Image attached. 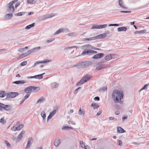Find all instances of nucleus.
Listing matches in <instances>:
<instances>
[{
  "label": "nucleus",
  "instance_id": "nucleus-33",
  "mask_svg": "<svg viewBox=\"0 0 149 149\" xmlns=\"http://www.w3.org/2000/svg\"><path fill=\"white\" fill-rule=\"evenodd\" d=\"M4 109L6 111H8L10 109V106L8 105H6Z\"/></svg>",
  "mask_w": 149,
  "mask_h": 149
},
{
  "label": "nucleus",
  "instance_id": "nucleus-1",
  "mask_svg": "<svg viewBox=\"0 0 149 149\" xmlns=\"http://www.w3.org/2000/svg\"><path fill=\"white\" fill-rule=\"evenodd\" d=\"M123 96V91L120 90H115L113 91L112 94V98L115 103L120 102Z\"/></svg>",
  "mask_w": 149,
  "mask_h": 149
},
{
  "label": "nucleus",
  "instance_id": "nucleus-63",
  "mask_svg": "<svg viewBox=\"0 0 149 149\" xmlns=\"http://www.w3.org/2000/svg\"><path fill=\"white\" fill-rule=\"evenodd\" d=\"M113 26H118L119 24H113Z\"/></svg>",
  "mask_w": 149,
  "mask_h": 149
},
{
  "label": "nucleus",
  "instance_id": "nucleus-53",
  "mask_svg": "<svg viewBox=\"0 0 149 149\" xmlns=\"http://www.w3.org/2000/svg\"><path fill=\"white\" fill-rule=\"evenodd\" d=\"M94 100H95L99 101L100 100V98L98 97H96L94 98Z\"/></svg>",
  "mask_w": 149,
  "mask_h": 149
},
{
  "label": "nucleus",
  "instance_id": "nucleus-31",
  "mask_svg": "<svg viewBox=\"0 0 149 149\" xmlns=\"http://www.w3.org/2000/svg\"><path fill=\"white\" fill-rule=\"evenodd\" d=\"M41 115L43 118V119H44L46 117V114L45 113V112L44 111H42L41 113Z\"/></svg>",
  "mask_w": 149,
  "mask_h": 149
},
{
  "label": "nucleus",
  "instance_id": "nucleus-12",
  "mask_svg": "<svg viewBox=\"0 0 149 149\" xmlns=\"http://www.w3.org/2000/svg\"><path fill=\"white\" fill-rule=\"evenodd\" d=\"M71 129H72V128L71 127H69L66 125H63V127H62V129L63 130H69Z\"/></svg>",
  "mask_w": 149,
  "mask_h": 149
},
{
  "label": "nucleus",
  "instance_id": "nucleus-22",
  "mask_svg": "<svg viewBox=\"0 0 149 149\" xmlns=\"http://www.w3.org/2000/svg\"><path fill=\"white\" fill-rule=\"evenodd\" d=\"M91 106L93 107L94 109H97L99 107V105L98 104L94 103H92Z\"/></svg>",
  "mask_w": 149,
  "mask_h": 149
},
{
  "label": "nucleus",
  "instance_id": "nucleus-4",
  "mask_svg": "<svg viewBox=\"0 0 149 149\" xmlns=\"http://www.w3.org/2000/svg\"><path fill=\"white\" fill-rule=\"evenodd\" d=\"M38 89V90H39V88L37 87H34L32 86H29L26 88L24 90V91L27 93H29L30 94L31 93L33 90L35 91Z\"/></svg>",
  "mask_w": 149,
  "mask_h": 149
},
{
  "label": "nucleus",
  "instance_id": "nucleus-3",
  "mask_svg": "<svg viewBox=\"0 0 149 149\" xmlns=\"http://www.w3.org/2000/svg\"><path fill=\"white\" fill-rule=\"evenodd\" d=\"M18 0H14L10 2L8 4V11L12 13H14L15 8L13 4L17 2Z\"/></svg>",
  "mask_w": 149,
  "mask_h": 149
},
{
  "label": "nucleus",
  "instance_id": "nucleus-48",
  "mask_svg": "<svg viewBox=\"0 0 149 149\" xmlns=\"http://www.w3.org/2000/svg\"><path fill=\"white\" fill-rule=\"evenodd\" d=\"M146 31V30H143L142 31H136V33H142L145 32Z\"/></svg>",
  "mask_w": 149,
  "mask_h": 149
},
{
  "label": "nucleus",
  "instance_id": "nucleus-17",
  "mask_svg": "<svg viewBox=\"0 0 149 149\" xmlns=\"http://www.w3.org/2000/svg\"><path fill=\"white\" fill-rule=\"evenodd\" d=\"M45 73H44L40 74L35 75V78L39 79H42L43 77L42 76Z\"/></svg>",
  "mask_w": 149,
  "mask_h": 149
},
{
  "label": "nucleus",
  "instance_id": "nucleus-36",
  "mask_svg": "<svg viewBox=\"0 0 149 149\" xmlns=\"http://www.w3.org/2000/svg\"><path fill=\"white\" fill-rule=\"evenodd\" d=\"M6 16L7 18H10L12 17L13 14H7L6 15Z\"/></svg>",
  "mask_w": 149,
  "mask_h": 149
},
{
  "label": "nucleus",
  "instance_id": "nucleus-56",
  "mask_svg": "<svg viewBox=\"0 0 149 149\" xmlns=\"http://www.w3.org/2000/svg\"><path fill=\"white\" fill-rule=\"evenodd\" d=\"M77 47L75 46H71V47H67L68 49H71V48H74Z\"/></svg>",
  "mask_w": 149,
  "mask_h": 149
},
{
  "label": "nucleus",
  "instance_id": "nucleus-5",
  "mask_svg": "<svg viewBox=\"0 0 149 149\" xmlns=\"http://www.w3.org/2000/svg\"><path fill=\"white\" fill-rule=\"evenodd\" d=\"M33 50H30L28 51L26 53L22 54L17 57V59L19 60L27 56L30 55L31 53L32 52H33Z\"/></svg>",
  "mask_w": 149,
  "mask_h": 149
},
{
  "label": "nucleus",
  "instance_id": "nucleus-55",
  "mask_svg": "<svg viewBox=\"0 0 149 149\" xmlns=\"http://www.w3.org/2000/svg\"><path fill=\"white\" fill-rule=\"evenodd\" d=\"M54 39V38H52V39L50 40H48L47 41V42H50L52 41Z\"/></svg>",
  "mask_w": 149,
  "mask_h": 149
},
{
  "label": "nucleus",
  "instance_id": "nucleus-41",
  "mask_svg": "<svg viewBox=\"0 0 149 149\" xmlns=\"http://www.w3.org/2000/svg\"><path fill=\"white\" fill-rule=\"evenodd\" d=\"M47 62H49V61H47L46 60L45 61H44L42 62L44 63H46ZM42 62H40V61H37L35 63L34 65V66H35L36 64H38L40 63H42Z\"/></svg>",
  "mask_w": 149,
  "mask_h": 149
},
{
  "label": "nucleus",
  "instance_id": "nucleus-30",
  "mask_svg": "<svg viewBox=\"0 0 149 149\" xmlns=\"http://www.w3.org/2000/svg\"><path fill=\"white\" fill-rule=\"evenodd\" d=\"M44 100H45V98L44 97H42L38 100V101H37V103H40L42 102H43V101Z\"/></svg>",
  "mask_w": 149,
  "mask_h": 149
},
{
  "label": "nucleus",
  "instance_id": "nucleus-29",
  "mask_svg": "<svg viewBox=\"0 0 149 149\" xmlns=\"http://www.w3.org/2000/svg\"><path fill=\"white\" fill-rule=\"evenodd\" d=\"M89 53H91V50H88L86 51H84L81 54L84 55L86 54H88Z\"/></svg>",
  "mask_w": 149,
  "mask_h": 149
},
{
  "label": "nucleus",
  "instance_id": "nucleus-26",
  "mask_svg": "<svg viewBox=\"0 0 149 149\" xmlns=\"http://www.w3.org/2000/svg\"><path fill=\"white\" fill-rule=\"evenodd\" d=\"M25 82H24L23 81H15L13 82V83L16 84H23L25 83Z\"/></svg>",
  "mask_w": 149,
  "mask_h": 149
},
{
  "label": "nucleus",
  "instance_id": "nucleus-13",
  "mask_svg": "<svg viewBox=\"0 0 149 149\" xmlns=\"http://www.w3.org/2000/svg\"><path fill=\"white\" fill-rule=\"evenodd\" d=\"M60 143V141L59 139H55L54 142V145L55 146H57Z\"/></svg>",
  "mask_w": 149,
  "mask_h": 149
},
{
  "label": "nucleus",
  "instance_id": "nucleus-24",
  "mask_svg": "<svg viewBox=\"0 0 149 149\" xmlns=\"http://www.w3.org/2000/svg\"><path fill=\"white\" fill-rule=\"evenodd\" d=\"M78 114L80 115H82L84 116L85 114V112L84 111H82L81 109V108H80V109L78 112Z\"/></svg>",
  "mask_w": 149,
  "mask_h": 149
},
{
  "label": "nucleus",
  "instance_id": "nucleus-9",
  "mask_svg": "<svg viewBox=\"0 0 149 149\" xmlns=\"http://www.w3.org/2000/svg\"><path fill=\"white\" fill-rule=\"evenodd\" d=\"M33 141V139L31 137H30L28 139L27 143L26 146V149H27L29 148Z\"/></svg>",
  "mask_w": 149,
  "mask_h": 149
},
{
  "label": "nucleus",
  "instance_id": "nucleus-11",
  "mask_svg": "<svg viewBox=\"0 0 149 149\" xmlns=\"http://www.w3.org/2000/svg\"><path fill=\"white\" fill-rule=\"evenodd\" d=\"M106 36V34H102L100 35H97L96 36H95V38H96V40L97 39H100V38H102L105 37Z\"/></svg>",
  "mask_w": 149,
  "mask_h": 149
},
{
  "label": "nucleus",
  "instance_id": "nucleus-23",
  "mask_svg": "<svg viewBox=\"0 0 149 149\" xmlns=\"http://www.w3.org/2000/svg\"><path fill=\"white\" fill-rule=\"evenodd\" d=\"M6 95V92L4 91H0V97H4Z\"/></svg>",
  "mask_w": 149,
  "mask_h": 149
},
{
  "label": "nucleus",
  "instance_id": "nucleus-10",
  "mask_svg": "<svg viewBox=\"0 0 149 149\" xmlns=\"http://www.w3.org/2000/svg\"><path fill=\"white\" fill-rule=\"evenodd\" d=\"M57 111V109H55L52 112H50L49 113V114L48 116L47 119L48 120L51 119L52 117L55 114L56 111Z\"/></svg>",
  "mask_w": 149,
  "mask_h": 149
},
{
  "label": "nucleus",
  "instance_id": "nucleus-8",
  "mask_svg": "<svg viewBox=\"0 0 149 149\" xmlns=\"http://www.w3.org/2000/svg\"><path fill=\"white\" fill-rule=\"evenodd\" d=\"M104 54L103 53H100L96 54L92 58L94 59L100 58L103 57Z\"/></svg>",
  "mask_w": 149,
  "mask_h": 149
},
{
  "label": "nucleus",
  "instance_id": "nucleus-44",
  "mask_svg": "<svg viewBox=\"0 0 149 149\" xmlns=\"http://www.w3.org/2000/svg\"><path fill=\"white\" fill-rule=\"evenodd\" d=\"M27 64V61H24L21 63V65L22 66H24Z\"/></svg>",
  "mask_w": 149,
  "mask_h": 149
},
{
  "label": "nucleus",
  "instance_id": "nucleus-14",
  "mask_svg": "<svg viewBox=\"0 0 149 149\" xmlns=\"http://www.w3.org/2000/svg\"><path fill=\"white\" fill-rule=\"evenodd\" d=\"M117 132L119 133H122L125 132V131L120 127H117Z\"/></svg>",
  "mask_w": 149,
  "mask_h": 149
},
{
  "label": "nucleus",
  "instance_id": "nucleus-20",
  "mask_svg": "<svg viewBox=\"0 0 149 149\" xmlns=\"http://www.w3.org/2000/svg\"><path fill=\"white\" fill-rule=\"evenodd\" d=\"M104 68V64H102L97 66L96 68V69L97 70H99Z\"/></svg>",
  "mask_w": 149,
  "mask_h": 149
},
{
  "label": "nucleus",
  "instance_id": "nucleus-58",
  "mask_svg": "<svg viewBox=\"0 0 149 149\" xmlns=\"http://www.w3.org/2000/svg\"><path fill=\"white\" fill-rule=\"evenodd\" d=\"M59 85L58 84H56L54 86V88H56L57 87H58V86Z\"/></svg>",
  "mask_w": 149,
  "mask_h": 149
},
{
  "label": "nucleus",
  "instance_id": "nucleus-37",
  "mask_svg": "<svg viewBox=\"0 0 149 149\" xmlns=\"http://www.w3.org/2000/svg\"><path fill=\"white\" fill-rule=\"evenodd\" d=\"M99 29H102L103 28H105L107 27V24H104L103 25H99Z\"/></svg>",
  "mask_w": 149,
  "mask_h": 149
},
{
  "label": "nucleus",
  "instance_id": "nucleus-25",
  "mask_svg": "<svg viewBox=\"0 0 149 149\" xmlns=\"http://www.w3.org/2000/svg\"><path fill=\"white\" fill-rule=\"evenodd\" d=\"M63 30V29L62 28L58 30L55 33H54V35H56L60 33L61 32H62Z\"/></svg>",
  "mask_w": 149,
  "mask_h": 149
},
{
  "label": "nucleus",
  "instance_id": "nucleus-61",
  "mask_svg": "<svg viewBox=\"0 0 149 149\" xmlns=\"http://www.w3.org/2000/svg\"><path fill=\"white\" fill-rule=\"evenodd\" d=\"M109 119L110 120H114L113 118L112 117H110L109 118Z\"/></svg>",
  "mask_w": 149,
  "mask_h": 149
},
{
  "label": "nucleus",
  "instance_id": "nucleus-32",
  "mask_svg": "<svg viewBox=\"0 0 149 149\" xmlns=\"http://www.w3.org/2000/svg\"><path fill=\"white\" fill-rule=\"evenodd\" d=\"M5 143L6 144L7 146L8 147H11V144L9 143V142L6 140H5L4 141Z\"/></svg>",
  "mask_w": 149,
  "mask_h": 149
},
{
  "label": "nucleus",
  "instance_id": "nucleus-47",
  "mask_svg": "<svg viewBox=\"0 0 149 149\" xmlns=\"http://www.w3.org/2000/svg\"><path fill=\"white\" fill-rule=\"evenodd\" d=\"M55 15L54 14H50L48 15V16L47 18H50V17H53Z\"/></svg>",
  "mask_w": 149,
  "mask_h": 149
},
{
  "label": "nucleus",
  "instance_id": "nucleus-57",
  "mask_svg": "<svg viewBox=\"0 0 149 149\" xmlns=\"http://www.w3.org/2000/svg\"><path fill=\"white\" fill-rule=\"evenodd\" d=\"M101 113L102 112L101 111H99L97 113V116H99L101 114Z\"/></svg>",
  "mask_w": 149,
  "mask_h": 149
},
{
  "label": "nucleus",
  "instance_id": "nucleus-64",
  "mask_svg": "<svg viewBox=\"0 0 149 149\" xmlns=\"http://www.w3.org/2000/svg\"><path fill=\"white\" fill-rule=\"evenodd\" d=\"M96 139H97V138H93V139H91V141H93V140H96Z\"/></svg>",
  "mask_w": 149,
  "mask_h": 149
},
{
  "label": "nucleus",
  "instance_id": "nucleus-59",
  "mask_svg": "<svg viewBox=\"0 0 149 149\" xmlns=\"http://www.w3.org/2000/svg\"><path fill=\"white\" fill-rule=\"evenodd\" d=\"M40 47H36L35 48H34L33 49H32V50H33V51L34 52V50H36V49H40Z\"/></svg>",
  "mask_w": 149,
  "mask_h": 149
},
{
  "label": "nucleus",
  "instance_id": "nucleus-2",
  "mask_svg": "<svg viewBox=\"0 0 149 149\" xmlns=\"http://www.w3.org/2000/svg\"><path fill=\"white\" fill-rule=\"evenodd\" d=\"M92 77L91 75H88L86 74L76 84L77 86L84 84V82H86L88 80Z\"/></svg>",
  "mask_w": 149,
  "mask_h": 149
},
{
  "label": "nucleus",
  "instance_id": "nucleus-6",
  "mask_svg": "<svg viewBox=\"0 0 149 149\" xmlns=\"http://www.w3.org/2000/svg\"><path fill=\"white\" fill-rule=\"evenodd\" d=\"M25 131H22L18 134L17 137L15 139L16 142H18L21 140L23 137L24 135L25 134Z\"/></svg>",
  "mask_w": 149,
  "mask_h": 149
},
{
  "label": "nucleus",
  "instance_id": "nucleus-42",
  "mask_svg": "<svg viewBox=\"0 0 149 149\" xmlns=\"http://www.w3.org/2000/svg\"><path fill=\"white\" fill-rule=\"evenodd\" d=\"M118 145L121 146L122 145V142L121 140H119L118 141Z\"/></svg>",
  "mask_w": 149,
  "mask_h": 149
},
{
  "label": "nucleus",
  "instance_id": "nucleus-60",
  "mask_svg": "<svg viewBox=\"0 0 149 149\" xmlns=\"http://www.w3.org/2000/svg\"><path fill=\"white\" fill-rule=\"evenodd\" d=\"M35 78V76H31L30 77H28L27 78L29 79V78Z\"/></svg>",
  "mask_w": 149,
  "mask_h": 149
},
{
  "label": "nucleus",
  "instance_id": "nucleus-34",
  "mask_svg": "<svg viewBox=\"0 0 149 149\" xmlns=\"http://www.w3.org/2000/svg\"><path fill=\"white\" fill-rule=\"evenodd\" d=\"M79 144L81 147L83 148H84V147H85V146L84 143L82 141H80Z\"/></svg>",
  "mask_w": 149,
  "mask_h": 149
},
{
  "label": "nucleus",
  "instance_id": "nucleus-40",
  "mask_svg": "<svg viewBox=\"0 0 149 149\" xmlns=\"http://www.w3.org/2000/svg\"><path fill=\"white\" fill-rule=\"evenodd\" d=\"M27 2L29 3H36L34 0H27Z\"/></svg>",
  "mask_w": 149,
  "mask_h": 149
},
{
  "label": "nucleus",
  "instance_id": "nucleus-7",
  "mask_svg": "<svg viewBox=\"0 0 149 149\" xmlns=\"http://www.w3.org/2000/svg\"><path fill=\"white\" fill-rule=\"evenodd\" d=\"M18 95V93L17 92H11L7 93L6 96L8 97L14 98Z\"/></svg>",
  "mask_w": 149,
  "mask_h": 149
},
{
  "label": "nucleus",
  "instance_id": "nucleus-16",
  "mask_svg": "<svg viewBox=\"0 0 149 149\" xmlns=\"http://www.w3.org/2000/svg\"><path fill=\"white\" fill-rule=\"evenodd\" d=\"M119 4L121 7L124 8L125 9L127 8L124 6V5L123 4V1L122 0H119Z\"/></svg>",
  "mask_w": 149,
  "mask_h": 149
},
{
  "label": "nucleus",
  "instance_id": "nucleus-50",
  "mask_svg": "<svg viewBox=\"0 0 149 149\" xmlns=\"http://www.w3.org/2000/svg\"><path fill=\"white\" fill-rule=\"evenodd\" d=\"M24 50V48H21L19 49L18 50V51L19 52H22Z\"/></svg>",
  "mask_w": 149,
  "mask_h": 149
},
{
  "label": "nucleus",
  "instance_id": "nucleus-15",
  "mask_svg": "<svg viewBox=\"0 0 149 149\" xmlns=\"http://www.w3.org/2000/svg\"><path fill=\"white\" fill-rule=\"evenodd\" d=\"M127 29L126 27H121L118 28L117 30L118 31H125Z\"/></svg>",
  "mask_w": 149,
  "mask_h": 149
},
{
  "label": "nucleus",
  "instance_id": "nucleus-28",
  "mask_svg": "<svg viewBox=\"0 0 149 149\" xmlns=\"http://www.w3.org/2000/svg\"><path fill=\"white\" fill-rule=\"evenodd\" d=\"M99 29V25H93L91 28V29Z\"/></svg>",
  "mask_w": 149,
  "mask_h": 149
},
{
  "label": "nucleus",
  "instance_id": "nucleus-54",
  "mask_svg": "<svg viewBox=\"0 0 149 149\" xmlns=\"http://www.w3.org/2000/svg\"><path fill=\"white\" fill-rule=\"evenodd\" d=\"M20 4V3L17 2L16 3L15 5V7L17 8L18 6Z\"/></svg>",
  "mask_w": 149,
  "mask_h": 149
},
{
  "label": "nucleus",
  "instance_id": "nucleus-19",
  "mask_svg": "<svg viewBox=\"0 0 149 149\" xmlns=\"http://www.w3.org/2000/svg\"><path fill=\"white\" fill-rule=\"evenodd\" d=\"M84 40L85 41H91L92 40H96V38L95 37H93L91 38H84Z\"/></svg>",
  "mask_w": 149,
  "mask_h": 149
},
{
  "label": "nucleus",
  "instance_id": "nucleus-52",
  "mask_svg": "<svg viewBox=\"0 0 149 149\" xmlns=\"http://www.w3.org/2000/svg\"><path fill=\"white\" fill-rule=\"evenodd\" d=\"M97 52L95 51H93L91 50V54H96Z\"/></svg>",
  "mask_w": 149,
  "mask_h": 149
},
{
  "label": "nucleus",
  "instance_id": "nucleus-43",
  "mask_svg": "<svg viewBox=\"0 0 149 149\" xmlns=\"http://www.w3.org/2000/svg\"><path fill=\"white\" fill-rule=\"evenodd\" d=\"M30 95V94L29 93H27V94L24 97V100L27 99L29 96Z\"/></svg>",
  "mask_w": 149,
  "mask_h": 149
},
{
  "label": "nucleus",
  "instance_id": "nucleus-27",
  "mask_svg": "<svg viewBox=\"0 0 149 149\" xmlns=\"http://www.w3.org/2000/svg\"><path fill=\"white\" fill-rule=\"evenodd\" d=\"M24 127V125L23 124H20L18 126H17V130L19 131L21 130Z\"/></svg>",
  "mask_w": 149,
  "mask_h": 149
},
{
  "label": "nucleus",
  "instance_id": "nucleus-49",
  "mask_svg": "<svg viewBox=\"0 0 149 149\" xmlns=\"http://www.w3.org/2000/svg\"><path fill=\"white\" fill-rule=\"evenodd\" d=\"M84 148L85 149H91L90 147L88 145H86L85 146Z\"/></svg>",
  "mask_w": 149,
  "mask_h": 149
},
{
  "label": "nucleus",
  "instance_id": "nucleus-51",
  "mask_svg": "<svg viewBox=\"0 0 149 149\" xmlns=\"http://www.w3.org/2000/svg\"><path fill=\"white\" fill-rule=\"evenodd\" d=\"M127 116L125 115L123 116L122 118L123 120H124L125 119H127Z\"/></svg>",
  "mask_w": 149,
  "mask_h": 149
},
{
  "label": "nucleus",
  "instance_id": "nucleus-39",
  "mask_svg": "<svg viewBox=\"0 0 149 149\" xmlns=\"http://www.w3.org/2000/svg\"><path fill=\"white\" fill-rule=\"evenodd\" d=\"M5 105L2 103H0V110H1L2 109H4Z\"/></svg>",
  "mask_w": 149,
  "mask_h": 149
},
{
  "label": "nucleus",
  "instance_id": "nucleus-62",
  "mask_svg": "<svg viewBox=\"0 0 149 149\" xmlns=\"http://www.w3.org/2000/svg\"><path fill=\"white\" fill-rule=\"evenodd\" d=\"M115 113L116 115H118L119 114V112L118 111H116L115 112Z\"/></svg>",
  "mask_w": 149,
  "mask_h": 149
},
{
  "label": "nucleus",
  "instance_id": "nucleus-35",
  "mask_svg": "<svg viewBox=\"0 0 149 149\" xmlns=\"http://www.w3.org/2000/svg\"><path fill=\"white\" fill-rule=\"evenodd\" d=\"M148 86V84H146L145 85L144 87L140 90V92L141 91H142L143 90H144V89H146V90H147V88Z\"/></svg>",
  "mask_w": 149,
  "mask_h": 149
},
{
  "label": "nucleus",
  "instance_id": "nucleus-46",
  "mask_svg": "<svg viewBox=\"0 0 149 149\" xmlns=\"http://www.w3.org/2000/svg\"><path fill=\"white\" fill-rule=\"evenodd\" d=\"M24 14V12H22L18 13H17V15L18 16H21Z\"/></svg>",
  "mask_w": 149,
  "mask_h": 149
},
{
  "label": "nucleus",
  "instance_id": "nucleus-21",
  "mask_svg": "<svg viewBox=\"0 0 149 149\" xmlns=\"http://www.w3.org/2000/svg\"><path fill=\"white\" fill-rule=\"evenodd\" d=\"M34 25H35V23H33L31 24L28 25L27 26H26L25 27V29H30L31 28L34 26Z\"/></svg>",
  "mask_w": 149,
  "mask_h": 149
},
{
  "label": "nucleus",
  "instance_id": "nucleus-38",
  "mask_svg": "<svg viewBox=\"0 0 149 149\" xmlns=\"http://www.w3.org/2000/svg\"><path fill=\"white\" fill-rule=\"evenodd\" d=\"M68 35L70 36H77V35L75 33H69L68 34Z\"/></svg>",
  "mask_w": 149,
  "mask_h": 149
},
{
  "label": "nucleus",
  "instance_id": "nucleus-45",
  "mask_svg": "<svg viewBox=\"0 0 149 149\" xmlns=\"http://www.w3.org/2000/svg\"><path fill=\"white\" fill-rule=\"evenodd\" d=\"M17 126H14L13 127H12L11 128V130L12 131H16L17 130Z\"/></svg>",
  "mask_w": 149,
  "mask_h": 149
},
{
  "label": "nucleus",
  "instance_id": "nucleus-18",
  "mask_svg": "<svg viewBox=\"0 0 149 149\" xmlns=\"http://www.w3.org/2000/svg\"><path fill=\"white\" fill-rule=\"evenodd\" d=\"M105 60L109 61L112 59V57L111 54L105 56Z\"/></svg>",
  "mask_w": 149,
  "mask_h": 149
}]
</instances>
